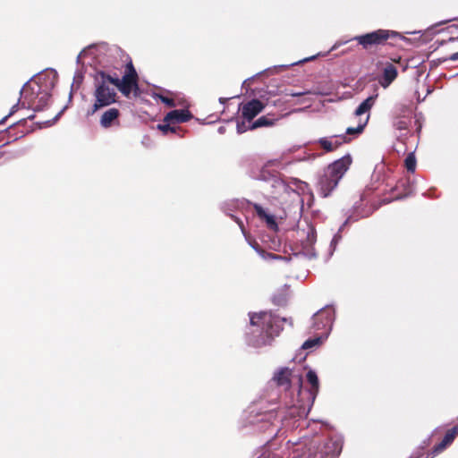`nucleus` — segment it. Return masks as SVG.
<instances>
[{
	"mask_svg": "<svg viewBox=\"0 0 458 458\" xmlns=\"http://www.w3.org/2000/svg\"><path fill=\"white\" fill-rule=\"evenodd\" d=\"M276 121H277L276 118L270 117L268 115H263L257 119L255 122H252L250 124V129L255 130L260 127H270L276 123Z\"/></svg>",
	"mask_w": 458,
	"mask_h": 458,
	"instance_id": "dca6fc26",
	"label": "nucleus"
},
{
	"mask_svg": "<svg viewBox=\"0 0 458 458\" xmlns=\"http://www.w3.org/2000/svg\"><path fill=\"white\" fill-rule=\"evenodd\" d=\"M29 119L32 120L33 119V115H30L28 117Z\"/></svg>",
	"mask_w": 458,
	"mask_h": 458,
	"instance_id": "e433bc0d",
	"label": "nucleus"
},
{
	"mask_svg": "<svg viewBox=\"0 0 458 458\" xmlns=\"http://www.w3.org/2000/svg\"><path fill=\"white\" fill-rule=\"evenodd\" d=\"M320 343L319 338H314V339H308L305 341L302 344L303 349H310L315 345H318Z\"/></svg>",
	"mask_w": 458,
	"mask_h": 458,
	"instance_id": "cd10ccee",
	"label": "nucleus"
},
{
	"mask_svg": "<svg viewBox=\"0 0 458 458\" xmlns=\"http://www.w3.org/2000/svg\"><path fill=\"white\" fill-rule=\"evenodd\" d=\"M18 108L19 103H16L12 106L10 113L0 121V124L4 123L9 116L13 115L18 110Z\"/></svg>",
	"mask_w": 458,
	"mask_h": 458,
	"instance_id": "7c9ffc66",
	"label": "nucleus"
},
{
	"mask_svg": "<svg viewBox=\"0 0 458 458\" xmlns=\"http://www.w3.org/2000/svg\"><path fill=\"white\" fill-rule=\"evenodd\" d=\"M107 80L126 98H129L131 93L135 97L140 95L139 75L131 58L125 64L122 79L107 77Z\"/></svg>",
	"mask_w": 458,
	"mask_h": 458,
	"instance_id": "20e7f679",
	"label": "nucleus"
},
{
	"mask_svg": "<svg viewBox=\"0 0 458 458\" xmlns=\"http://www.w3.org/2000/svg\"><path fill=\"white\" fill-rule=\"evenodd\" d=\"M416 157L413 153H409L404 159V166L410 173H414L416 169Z\"/></svg>",
	"mask_w": 458,
	"mask_h": 458,
	"instance_id": "b1692460",
	"label": "nucleus"
},
{
	"mask_svg": "<svg viewBox=\"0 0 458 458\" xmlns=\"http://www.w3.org/2000/svg\"><path fill=\"white\" fill-rule=\"evenodd\" d=\"M164 123L157 124V129L162 131L164 135L168 134L169 132L178 134L180 137H182V130L181 127L176 126L172 122H163Z\"/></svg>",
	"mask_w": 458,
	"mask_h": 458,
	"instance_id": "f3484780",
	"label": "nucleus"
},
{
	"mask_svg": "<svg viewBox=\"0 0 458 458\" xmlns=\"http://www.w3.org/2000/svg\"><path fill=\"white\" fill-rule=\"evenodd\" d=\"M235 221L238 223V225L241 226L242 229H243V224H242V221H241L240 219L234 217L233 216H232Z\"/></svg>",
	"mask_w": 458,
	"mask_h": 458,
	"instance_id": "72a5a7b5",
	"label": "nucleus"
},
{
	"mask_svg": "<svg viewBox=\"0 0 458 458\" xmlns=\"http://www.w3.org/2000/svg\"><path fill=\"white\" fill-rule=\"evenodd\" d=\"M292 370L288 368H282L273 377L276 386L288 389L291 386Z\"/></svg>",
	"mask_w": 458,
	"mask_h": 458,
	"instance_id": "ddd939ff",
	"label": "nucleus"
},
{
	"mask_svg": "<svg viewBox=\"0 0 458 458\" xmlns=\"http://www.w3.org/2000/svg\"><path fill=\"white\" fill-rule=\"evenodd\" d=\"M376 97L370 96L366 98L360 106L356 108L354 114L356 116H361L363 114L369 112L375 104Z\"/></svg>",
	"mask_w": 458,
	"mask_h": 458,
	"instance_id": "412c9836",
	"label": "nucleus"
},
{
	"mask_svg": "<svg viewBox=\"0 0 458 458\" xmlns=\"http://www.w3.org/2000/svg\"><path fill=\"white\" fill-rule=\"evenodd\" d=\"M451 60V61H456L458 60V52L454 53L451 55L448 58H445L443 61Z\"/></svg>",
	"mask_w": 458,
	"mask_h": 458,
	"instance_id": "2f4dec72",
	"label": "nucleus"
},
{
	"mask_svg": "<svg viewBox=\"0 0 458 458\" xmlns=\"http://www.w3.org/2000/svg\"><path fill=\"white\" fill-rule=\"evenodd\" d=\"M410 124L411 120L405 117H398L394 122V128L399 131L408 130Z\"/></svg>",
	"mask_w": 458,
	"mask_h": 458,
	"instance_id": "393cba45",
	"label": "nucleus"
},
{
	"mask_svg": "<svg viewBox=\"0 0 458 458\" xmlns=\"http://www.w3.org/2000/svg\"><path fill=\"white\" fill-rule=\"evenodd\" d=\"M298 233L306 234L305 238L301 239V244L303 245L304 248H310L315 243L317 239V233L313 226L308 225L307 231L302 229L301 231L298 232Z\"/></svg>",
	"mask_w": 458,
	"mask_h": 458,
	"instance_id": "2eb2a0df",
	"label": "nucleus"
},
{
	"mask_svg": "<svg viewBox=\"0 0 458 458\" xmlns=\"http://www.w3.org/2000/svg\"><path fill=\"white\" fill-rule=\"evenodd\" d=\"M95 102L87 114L92 115L99 109L108 106L116 102L117 94L114 88L105 84V81H98L93 93Z\"/></svg>",
	"mask_w": 458,
	"mask_h": 458,
	"instance_id": "39448f33",
	"label": "nucleus"
},
{
	"mask_svg": "<svg viewBox=\"0 0 458 458\" xmlns=\"http://www.w3.org/2000/svg\"><path fill=\"white\" fill-rule=\"evenodd\" d=\"M369 114L365 117L364 120L360 118L357 127H348L346 129V132H345L344 135H346L347 137H349V136H354V137L359 136L364 131V129H365V127H366V125H367V123L369 122Z\"/></svg>",
	"mask_w": 458,
	"mask_h": 458,
	"instance_id": "6ab92c4d",
	"label": "nucleus"
},
{
	"mask_svg": "<svg viewBox=\"0 0 458 458\" xmlns=\"http://www.w3.org/2000/svg\"><path fill=\"white\" fill-rule=\"evenodd\" d=\"M159 98L162 103L165 104L169 107H174L176 106L175 101L173 98L165 96H159Z\"/></svg>",
	"mask_w": 458,
	"mask_h": 458,
	"instance_id": "c756f323",
	"label": "nucleus"
},
{
	"mask_svg": "<svg viewBox=\"0 0 458 458\" xmlns=\"http://www.w3.org/2000/svg\"><path fill=\"white\" fill-rule=\"evenodd\" d=\"M303 94H304V93H302V92H291V93H290V96H292V97H301V96H302Z\"/></svg>",
	"mask_w": 458,
	"mask_h": 458,
	"instance_id": "473e14b6",
	"label": "nucleus"
},
{
	"mask_svg": "<svg viewBox=\"0 0 458 458\" xmlns=\"http://www.w3.org/2000/svg\"><path fill=\"white\" fill-rule=\"evenodd\" d=\"M265 107L266 105L262 101L254 98L246 103H242L239 110L242 113V118L251 123V121L260 114Z\"/></svg>",
	"mask_w": 458,
	"mask_h": 458,
	"instance_id": "0eeeda50",
	"label": "nucleus"
},
{
	"mask_svg": "<svg viewBox=\"0 0 458 458\" xmlns=\"http://www.w3.org/2000/svg\"><path fill=\"white\" fill-rule=\"evenodd\" d=\"M320 320L323 323V327L329 326L331 324V318L329 317L328 312L320 310L313 316V324L315 329L321 328L318 325V321Z\"/></svg>",
	"mask_w": 458,
	"mask_h": 458,
	"instance_id": "aec40b11",
	"label": "nucleus"
},
{
	"mask_svg": "<svg viewBox=\"0 0 458 458\" xmlns=\"http://www.w3.org/2000/svg\"><path fill=\"white\" fill-rule=\"evenodd\" d=\"M457 436L458 423L446 430L443 439L438 444L434 445V447L428 453L426 458H433L436 455L443 453L449 445H452Z\"/></svg>",
	"mask_w": 458,
	"mask_h": 458,
	"instance_id": "6e6552de",
	"label": "nucleus"
},
{
	"mask_svg": "<svg viewBox=\"0 0 458 458\" xmlns=\"http://www.w3.org/2000/svg\"><path fill=\"white\" fill-rule=\"evenodd\" d=\"M305 408L302 405L293 404L288 407L286 417L296 418L304 415Z\"/></svg>",
	"mask_w": 458,
	"mask_h": 458,
	"instance_id": "4be33fe9",
	"label": "nucleus"
},
{
	"mask_svg": "<svg viewBox=\"0 0 458 458\" xmlns=\"http://www.w3.org/2000/svg\"><path fill=\"white\" fill-rule=\"evenodd\" d=\"M253 208L259 218L266 222L267 228L275 232L278 230V225L273 215L267 214L259 204H253Z\"/></svg>",
	"mask_w": 458,
	"mask_h": 458,
	"instance_id": "f8f14e48",
	"label": "nucleus"
},
{
	"mask_svg": "<svg viewBox=\"0 0 458 458\" xmlns=\"http://www.w3.org/2000/svg\"><path fill=\"white\" fill-rule=\"evenodd\" d=\"M4 147V145H2V146H0V149H1V148H3ZM3 154H4V153H3L2 151H0V158L3 157Z\"/></svg>",
	"mask_w": 458,
	"mask_h": 458,
	"instance_id": "f704fd0d",
	"label": "nucleus"
},
{
	"mask_svg": "<svg viewBox=\"0 0 458 458\" xmlns=\"http://www.w3.org/2000/svg\"><path fill=\"white\" fill-rule=\"evenodd\" d=\"M351 164L352 158L347 155L335 160L324 170L317 184L318 191L321 197L327 198L331 194Z\"/></svg>",
	"mask_w": 458,
	"mask_h": 458,
	"instance_id": "f257e3e1",
	"label": "nucleus"
},
{
	"mask_svg": "<svg viewBox=\"0 0 458 458\" xmlns=\"http://www.w3.org/2000/svg\"><path fill=\"white\" fill-rule=\"evenodd\" d=\"M401 38V35L394 30H377L363 35L356 36L353 39L362 47L364 50L372 51L386 44L393 45V40Z\"/></svg>",
	"mask_w": 458,
	"mask_h": 458,
	"instance_id": "7ed1b4c3",
	"label": "nucleus"
},
{
	"mask_svg": "<svg viewBox=\"0 0 458 458\" xmlns=\"http://www.w3.org/2000/svg\"><path fill=\"white\" fill-rule=\"evenodd\" d=\"M256 250L265 259H282L281 256L274 254V253H271V252H267L264 250L260 249L259 247L256 248Z\"/></svg>",
	"mask_w": 458,
	"mask_h": 458,
	"instance_id": "bb28decb",
	"label": "nucleus"
},
{
	"mask_svg": "<svg viewBox=\"0 0 458 458\" xmlns=\"http://www.w3.org/2000/svg\"><path fill=\"white\" fill-rule=\"evenodd\" d=\"M306 377H307L308 383L311 386L310 390V395H312V398L314 399L316 397V395L318 392V388H319L318 377L316 372L313 370H309L306 375Z\"/></svg>",
	"mask_w": 458,
	"mask_h": 458,
	"instance_id": "a211bd4d",
	"label": "nucleus"
},
{
	"mask_svg": "<svg viewBox=\"0 0 458 458\" xmlns=\"http://www.w3.org/2000/svg\"><path fill=\"white\" fill-rule=\"evenodd\" d=\"M250 325L253 327H259L261 332L265 335L267 339L264 341V344H270L275 336H277L283 330L282 324L288 322L293 325L291 318H279L274 315L271 311H261L259 313L250 314Z\"/></svg>",
	"mask_w": 458,
	"mask_h": 458,
	"instance_id": "f03ea898",
	"label": "nucleus"
},
{
	"mask_svg": "<svg viewBox=\"0 0 458 458\" xmlns=\"http://www.w3.org/2000/svg\"><path fill=\"white\" fill-rule=\"evenodd\" d=\"M398 72L396 67L392 64H387L384 70L379 83L383 88H387L397 77Z\"/></svg>",
	"mask_w": 458,
	"mask_h": 458,
	"instance_id": "4468645a",
	"label": "nucleus"
},
{
	"mask_svg": "<svg viewBox=\"0 0 458 458\" xmlns=\"http://www.w3.org/2000/svg\"><path fill=\"white\" fill-rule=\"evenodd\" d=\"M272 301L275 305L284 306L287 302V293L285 290H281L275 293L272 297Z\"/></svg>",
	"mask_w": 458,
	"mask_h": 458,
	"instance_id": "5701e85b",
	"label": "nucleus"
},
{
	"mask_svg": "<svg viewBox=\"0 0 458 458\" xmlns=\"http://www.w3.org/2000/svg\"><path fill=\"white\" fill-rule=\"evenodd\" d=\"M121 111L116 107L106 110L99 120V124L105 129L120 126Z\"/></svg>",
	"mask_w": 458,
	"mask_h": 458,
	"instance_id": "9d476101",
	"label": "nucleus"
},
{
	"mask_svg": "<svg viewBox=\"0 0 458 458\" xmlns=\"http://www.w3.org/2000/svg\"><path fill=\"white\" fill-rule=\"evenodd\" d=\"M219 101H220L221 103H225V99H224V98H220V99H219Z\"/></svg>",
	"mask_w": 458,
	"mask_h": 458,
	"instance_id": "c9c22d12",
	"label": "nucleus"
},
{
	"mask_svg": "<svg viewBox=\"0 0 458 458\" xmlns=\"http://www.w3.org/2000/svg\"><path fill=\"white\" fill-rule=\"evenodd\" d=\"M21 98H23L22 106L27 102L29 106L34 111H41L47 105L50 99V94L46 90H41L39 85L35 87L26 84L21 90Z\"/></svg>",
	"mask_w": 458,
	"mask_h": 458,
	"instance_id": "423d86ee",
	"label": "nucleus"
},
{
	"mask_svg": "<svg viewBox=\"0 0 458 458\" xmlns=\"http://www.w3.org/2000/svg\"><path fill=\"white\" fill-rule=\"evenodd\" d=\"M351 140L352 139L346 135H333L320 138L318 143L325 152H333L343 144L350 143Z\"/></svg>",
	"mask_w": 458,
	"mask_h": 458,
	"instance_id": "1a4fd4ad",
	"label": "nucleus"
},
{
	"mask_svg": "<svg viewBox=\"0 0 458 458\" xmlns=\"http://www.w3.org/2000/svg\"><path fill=\"white\" fill-rule=\"evenodd\" d=\"M192 118L191 113L187 109H174L165 114L163 122H172L174 124L186 123Z\"/></svg>",
	"mask_w": 458,
	"mask_h": 458,
	"instance_id": "9b49d317",
	"label": "nucleus"
},
{
	"mask_svg": "<svg viewBox=\"0 0 458 458\" xmlns=\"http://www.w3.org/2000/svg\"><path fill=\"white\" fill-rule=\"evenodd\" d=\"M98 76L99 78V80H98L99 81H105V84H107L109 86H110V84H112V82L109 80H107V77H109L111 79L119 78L116 73H114V75H111L110 73L104 72V71L98 72Z\"/></svg>",
	"mask_w": 458,
	"mask_h": 458,
	"instance_id": "a878e982",
	"label": "nucleus"
},
{
	"mask_svg": "<svg viewBox=\"0 0 458 458\" xmlns=\"http://www.w3.org/2000/svg\"><path fill=\"white\" fill-rule=\"evenodd\" d=\"M236 129H237V132L242 134L245 131H247L248 130H250V125H247L246 123L244 121L242 122H238L237 123V126H236Z\"/></svg>",
	"mask_w": 458,
	"mask_h": 458,
	"instance_id": "c85d7f7f",
	"label": "nucleus"
}]
</instances>
